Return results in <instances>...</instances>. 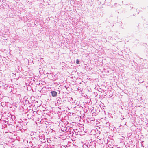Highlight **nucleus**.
<instances>
[{"label":"nucleus","mask_w":148,"mask_h":148,"mask_svg":"<svg viewBox=\"0 0 148 148\" xmlns=\"http://www.w3.org/2000/svg\"><path fill=\"white\" fill-rule=\"evenodd\" d=\"M130 61L132 62H134V61L133 60H130Z\"/></svg>","instance_id":"obj_9"},{"label":"nucleus","mask_w":148,"mask_h":148,"mask_svg":"<svg viewBox=\"0 0 148 148\" xmlns=\"http://www.w3.org/2000/svg\"><path fill=\"white\" fill-rule=\"evenodd\" d=\"M19 77H18V78L17 79H18V78H19Z\"/></svg>","instance_id":"obj_17"},{"label":"nucleus","mask_w":148,"mask_h":148,"mask_svg":"<svg viewBox=\"0 0 148 148\" xmlns=\"http://www.w3.org/2000/svg\"><path fill=\"white\" fill-rule=\"evenodd\" d=\"M137 64L136 62H134V64L136 65V64Z\"/></svg>","instance_id":"obj_10"},{"label":"nucleus","mask_w":148,"mask_h":148,"mask_svg":"<svg viewBox=\"0 0 148 148\" xmlns=\"http://www.w3.org/2000/svg\"><path fill=\"white\" fill-rule=\"evenodd\" d=\"M146 125H147V126H148V123H147V124H146Z\"/></svg>","instance_id":"obj_13"},{"label":"nucleus","mask_w":148,"mask_h":148,"mask_svg":"<svg viewBox=\"0 0 148 148\" xmlns=\"http://www.w3.org/2000/svg\"><path fill=\"white\" fill-rule=\"evenodd\" d=\"M143 46L145 47H146V46H147V44L146 43L144 44Z\"/></svg>","instance_id":"obj_7"},{"label":"nucleus","mask_w":148,"mask_h":148,"mask_svg":"<svg viewBox=\"0 0 148 148\" xmlns=\"http://www.w3.org/2000/svg\"><path fill=\"white\" fill-rule=\"evenodd\" d=\"M100 92H102V91H101V90H100Z\"/></svg>","instance_id":"obj_21"},{"label":"nucleus","mask_w":148,"mask_h":148,"mask_svg":"<svg viewBox=\"0 0 148 148\" xmlns=\"http://www.w3.org/2000/svg\"><path fill=\"white\" fill-rule=\"evenodd\" d=\"M101 90H102V91H103V90H102V89H101Z\"/></svg>","instance_id":"obj_20"},{"label":"nucleus","mask_w":148,"mask_h":148,"mask_svg":"<svg viewBox=\"0 0 148 148\" xmlns=\"http://www.w3.org/2000/svg\"><path fill=\"white\" fill-rule=\"evenodd\" d=\"M101 94H102L101 95H103V93L102 94V93H101Z\"/></svg>","instance_id":"obj_12"},{"label":"nucleus","mask_w":148,"mask_h":148,"mask_svg":"<svg viewBox=\"0 0 148 148\" xmlns=\"http://www.w3.org/2000/svg\"><path fill=\"white\" fill-rule=\"evenodd\" d=\"M32 143V142L31 141L29 142V143Z\"/></svg>","instance_id":"obj_14"},{"label":"nucleus","mask_w":148,"mask_h":148,"mask_svg":"<svg viewBox=\"0 0 148 148\" xmlns=\"http://www.w3.org/2000/svg\"><path fill=\"white\" fill-rule=\"evenodd\" d=\"M23 141L24 143H26L27 142V140H23Z\"/></svg>","instance_id":"obj_6"},{"label":"nucleus","mask_w":148,"mask_h":148,"mask_svg":"<svg viewBox=\"0 0 148 148\" xmlns=\"http://www.w3.org/2000/svg\"><path fill=\"white\" fill-rule=\"evenodd\" d=\"M101 94H102L101 95H103V93L102 94V93H101Z\"/></svg>","instance_id":"obj_11"},{"label":"nucleus","mask_w":148,"mask_h":148,"mask_svg":"<svg viewBox=\"0 0 148 148\" xmlns=\"http://www.w3.org/2000/svg\"><path fill=\"white\" fill-rule=\"evenodd\" d=\"M40 140H41V141L42 142H46L45 140V136L44 134H42L41 136H39Z\"/></svg>","instance_id":"obj_1"},{"label":"nucleus","mask_w":148,"mask_h":148,"mask_svg":"<svg viewBox=\"0 0 148 148\" xmlns=\"http://www.w3.org/2000/svg\"><path fill=\"white\" fill-rule=\"evenodd\" d=\"M100 92H102V91H101V90H100Z\"/></svg>","instance_id":"obj_22"},{"label":"nucleus","mask_w":148,"mask_h":148,"mask_svg":"<svg viewBox=\"0 0 148 148\" xmlns=\"http://www.w3.org/2000/svg\"><path fill=\"white\" fill-rule=\"evenodd\" d=\"M32 145V146H33V145L32 144V145Z\"/></svg>","instance_id":"obj_19"},{"label":"nucleus","mask_w":148,"mask_h":148,"mask_svg":"<svg viewBox=\"0 0 148 148\" xmlns=\"http://www.w3.org/2000/svg\"><path fill=\"white\" fill-rule=\"evenodd\" d=\"M26 143H28V140H27V142H26Z\"/></svg>","instance_id":"obj_15"},{"label":"nucleus","mask_w":148,"mask_h":148,"mask_svg":"<svg viewBox=\"0 0 148 148\" xmlns=\"http://www.w3.org/2000/svg\"><path fill=\"white\" fill-rule=\"evenodd\" d=\"M50 93L53 97H56L57 96V92L55 91H51Z\"/></svg>","instance_id":"obj_2"},{"label":"nucleus","mask_w":148,"mask_h":148,"mask_svg":"<svg viewBox=\"0 0 148 148\" xmlns=\"http://www.w3.org/2000/svg\"><path fill=\"white\" fill-rule=\"evenodd\" d=\"M46 74H49V73H48V72H47V73H46Z\"/></svg>","instance_id":"obj_16"},{"label":"nucleus","mask_w":148,"mask_h":148,"mask_svg":"<svg viewBox=\"0 0 148 148\" xmlns=\"http://www.w3.org/2000/svg\"><path fill=\"white\" fill-rule=\"evenodd\" d=\"M32 145V146H33V145L32 144V145Z\"/></svg>","instance_id":"obj_18"},{"label":"nucleus","mask_w":148,"mask_h":148,"mask_svg":"<svg viewBox=\"0 0 148 148\" xmlns=\"http://www.w3.org/2000/svg\"><path fill=\"white\" fill-rule=\"evenodd\" d=\"M95 111L97 112H100L99 108L98 107L95 108Z\"/></svg>","instance_id":"obj_4"},{"label":"nucleus","mask_w":148,"mask_h":148,"mask_svg":"<svg viewBox=\"0 0 148 148\" xmlns=\"http://www.w3.org/2000/svg\"><path fill=\"white\" fill-rule=\"evenodd\" d=\"M34 133L33 132H32V133H31V134H30V135H31V136H32V135H34Z\"/></svg>","instance_id":"obj_8"},{"label":"nucleus","mask_w":148,"mask_h":148,"mask_svg":"<svg viewBox=\"0 0 148 148\" xmlns=\"http://www.w3.org/2000/svg\"><path fill=\"white\" fill-rule=\"evenodd\" d=\"M61 102H62V101L61 100L60 101V100H59V99H58L57 100V102L58 103L60 104L61 103Z\"/></svg>","instance_id":"obj_5"},{"label":"nucleus","mask_w":148,"mask_h":148,"mask_svg":"<svg viewBox=\"0 0 148 148\" xmlns=\"http://www.w3.org/2000/svg\"><path fill=\"white\" fill-rule=\"evenodd\" d=\"M76 63L77 64H79L80 63V60L79 59H77L76 61Z\"/></svg>","instance_id":"obj_3"}]
</instances>
